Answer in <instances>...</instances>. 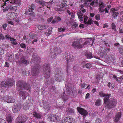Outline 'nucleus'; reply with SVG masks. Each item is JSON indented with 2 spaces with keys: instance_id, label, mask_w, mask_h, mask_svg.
Listing matches in <instances>:
<instances>
[{
  "instance_id": "obj_1",
  "label": "nucleus",
  "mask_w": 123,
  "mask_h": 123,
  "mask_svg": "<svg viewBox=\"0 0 123 123\" xmlns=\"http://www.w3.org/2000/svg\"><path fill=\"white\" fill-rule=\"evenodd\" d=\"M92 40L91 38H88L87 39L84 38L73 42L72 43V45L75 49L81 48L84 45L90 44L92 42V43L91 45H92L94 41V39H93L92 41Z\"/></svg>"
},
{
  "instance_id": "obj_2",
  "label": "nucleus",
  "mask_w": 123,
  "mask_h": 123,
  "mask_svg": "<svg viewBox=\"0 0 123 123\" xmlns=\"http://www.w3.org/2000/svg\"><path fill=\"white\" fill-rule=\"evenodd\" d=\"M65 87L67 88L68 94L69 95L74 97L76 95L77 91L75 87L74 86H72V84L67 83L66 84Z\"/></svg>"
},
{
  "instance_id": "obj_3",
  "label": "nucleus",
  "mask_w": 123,
  "mask_h": 123,
  "mask_svg": "<svg viewBox=\"0 0 123 123\" xmlns=\"http://www.w3.org/2000/svg\"><path fill=\"white\" fill-rule=\"evenodd\" d=\"M64 74L60 69H57L55 73V79L56 80L60 82L64 80Z\"/></svg>"
},
{
  "instance_id": "obj_4",
  "label": "nucleus",
  "mask_w": 123,
  "mask_h": 123,
  "mask_svg": "<svg viewBox=\"0 0 123 123\" xmlns=\"http://www.w3.org/2000/svg\"><path fill=\"white\" fill-rule=\"evenodd\" d=\"M105 107L108 109H110L115 107L117 103V100L113 98H110L108 99L105 103Z\"/></svg>"
},
{
  "instance_id": "obj_5",
  "label": "nucleus",
  "mask_w": 123,
  "mask_h": 123,
  "mask_svg": "<svg viewBox=\"0 0 123 123\" xmlns=\"http://www.w3.org/2000/svg\"><path fill=\"white\" fill-rule=\"evenodd\" d=\"M16 85L20 90H29L30 86L29 84H26V82L23 81H19L17 83Z\"/></svg>"
},
{
  "instance_id": "obj_6",
  "label": "nucleus",
  "mask_w": 123,
  "mask_h": 123,
  "mask_svg": "<svg viewBox=\"0 0 123 123\" xmlns=\"http://www.w3.org/2000/svg\"><path fill=\"white\" fill-rule=\"evenodd\" d=\"M14 83V80L12 79L8 80L6 81H3L2 84H0V89L5 88L6 86L8 87L9 86H12Z\"/></svg>"
},
{
  "instance_id": "obj_7",
  "label": "nucleus",
  "mask_w": 123,
  "mask_h": 123,
  "mask_svg": "<svg viewBox=\"0 0 123 123\" xmlns=\"http://www.w3.org/2000/svg\"><path fill=\"white\" fill-rule=\"evenodd\" d=\"M43 71L44 74V77H49L50 70L49 65L46 64L43 65Z\"/></svg>"
},
{
  "instance_id": "obj_8",
  "label": "nucleus",
  "mask_w": 123,
  "mask_h": 123,
  "mask_svg": "<svg viewBox=\"0 0 123 123\" xmlns=\"http://www.w3.org/2000/svg\"><path fill=\"white\" fill-rule=\"evenodd\" d=\"M39 66L38 64L35 65L32 69V75L33 76H36L38 74Z\"/></svg>"
},
{
  "instance_id": "obj_9",
  "label": "nucleus",
  "mask_w": 123,
  "mask_h": 123,
  "mask_svg": "<svg viewBox=\"0 0 123 123\" xmlns=\"http://www.w3.org/2000/svg\"><path fill=\"white\" fill-rule=\"evenodd\" d=\"M75 122L74 119L70 117H68L62 120L61 123H74Z\"/></svg>"
},
{
  "instance_id": "obj_10",
  "label": "nucleus",
  "mask_w": 123,
  "mask_h": 123,
  "mask_svg": "<svg viewBox=\"0 0 123 123\" xmlns=\"http://www.w3.org/2000/svg\"><path fill=\"white\" fill-rule=\"evenodd\" d=\"M3 100L5 102L9 103H13L15 101V100L12 97L8 95H6L4 97Z\"/></svg>"
},
{
  "instance_id": "obj_11",
  "label": "nucleus",
  "mask_w": 123,
  "mask_h": 123,
  "mask_svg": "<svg viewBox=\"0 0 123 123\" xmlns=\"http://www.w3.org/2000/svg\"><path fill=\"white\" fill-rule=\"evenodd\" d=\"M99 94L101 97H105L104 98V103H105L107 102L109 98V97H110L111 95V94H109L107 93L105 94L102 92H99Z\"/></svg>"
},
{
  "instance_id": "obj_12",
  "label": "nucleus",
  "mask_w": 123,
  "mask_h": 123,
  "mask_svg": "<svg viewBox=\"0 0 123 123\" xmlns=\"http://www.w3.org/2000/svg\"><path fill=\"white\" fill-rule=\"evenodd\" d=\"M63 57L64 59L66 60L68 62L73 60L74 57L69 54L65 53Z\"/></svg>"
},
{
  "instance_id": "obj_13",
  "label": "nucleus",
  "mask_w": 123,
  "mask_h": 123,
  "mask_svg": "<svg viewBox=\"0 0 123 123\" xmlns=\"http://www.w3.org/2000/svg\"><path fill=\"white\" fill-rule=\"evenodd\" d=\"M37 33L34 32H32L30 33L29 35V37L31 38L34 39L32 41V43L33 44L34 42H36L37 40Z\"/></svg>"
},
{
  "instance_id": "obj_14",
  "label": "nucleus",
  "mask_w": 123,
  "mask_h": 123,
  "mask_svg": "<svg viewBox=\"0 0 123 123\" xmlns=\"http://www.w3.org/2000/svg\"><path fill=\"white\" fill-rule=\"evenodd\" d=\"M18 16V15L17 13L12 12L10 13H9L7 15V18L9 20H13L16 18Z\"/></svg>"
},
{
  "instance_id": "obj_15",
  "label": "nucleus",
  "mask_w": 123,
  "mask_h": 123,
  "mask_svg": "<svg viewBox=\"0 0 123 123\" xmlns=\"http://www.w3.org/2000/svg\"><path fill=\"white\" fill-rule=\"evenodd\" d=\"M21 107V105L19 104H17L13 106L12 111L14 113H17L18 112Z\"/></svg>"
},
{
  "instance_id": "obj_16",
  "label": "nucleus",
  "mask_w": 123,
  "mask_h": 123,
  "mask_svg": "<svg viewBox=\"0 0 123 123\" xmlns=\"http://www.w3.org/2000/svg\"><path fill=\"white\" fill-rule=\"evenodd\" d=\"M19 94L23 99H25L26 98L28 95V92L23 91H20Z\"/></svg>"
},
{
  "instance_id": "obj_17",
  "label": "nucleus",
  "mask_w": 123,
  "mask_h": 123,
  "mask_svg": "<svg viewBox=\"0 0 123 123\" xmlns=\"http://www.w3.org/2000/svg\"><path fill=\"white\" fill-rule=\"evenodd\" d=\"M39 58L37 55H33L31 59V62L33 63L34 62H38L39 61Z\"/></svg>"
},
{
  "instance_id": "obj_18",
  "label": "nucleus",
  "mask_w": 123,
  "mask_h": 123,
  "mask_svg": "<svg viewBox=\"0 0 123 123\" xmlns=\"http://www.w3.org/2000/svg\"><path fill=\"white\" fill-rule=\"evenodd\" d=\"M77 109L78 112L83 115L86 116L87 114V111L82 108L77 107Z\"/></svg>"
},
{
  "instance_id": "obj_19",
  "label": "nucleus",
  "mask_w": 123,
  "mask_h": 123,
  "mask_svg": "<svg viewBox=\"0 0 123 123\" xmlns=\"http://www.w3.org/2000/svg\"><path fill=\"white\" fill-rule=\"evenodd\" d=\"M82 65L83 68H90L92 66V65L91 63H86L85 61L82 62Z\"/></svg>"
},
{
  "instance_id": "obj_20",
  "label": "nucleus",
  "mask_w": 123,
  "mask_h": 123,
  "mask_svg": "<svg viewBox=\"0 0 123 123\" xmlns=\"http://www.w3.org/2000/svg\"><path fill=\"white\" fill-rule=\"evenodd\" d=\"M121 116V112H118L116 114L114 117V121L115 122H117L120 120Z\"/></svg>"
},
{
  "instance_id": "obj_21",
  "label": "nucleus",
  "mask_w": 123,
  "mask_h": 123,
  "mask_svg": "<svg viewBox=\"0 0 123 123\" xmlns=\"http://www.w3.org/2000/svg\"><path fill=\"white\" fill-rule=\"evenodd\" d=\"M6 55L8 57V60L9 61L12 62L14 60V55L12 53L8 52L7 53Z\"/></svg>"
},
{
  "instance_id": "obj_22",
  "label": "nucleus",
  "mask_w": 123,
  "mask_h": 123,
  "mask_svg": "<svg viewBox=\"0 0 123 123\" xmlns=\"http://www.w3.org/2000/svg\"><path fill=\"white\" fill-rule=\"evenodd\" d=\"M48 119V120L50 121H55V120H54V118L55 117V115L52 114H49L47 115Z\"/></svg>"
},
{
  "instance_id": "obj_23",
  "label": "nucleus",
  "mask_w": 123,
  "mask_h": 123,
  "mask_svg": "<svg viewBox=\"0 0 123 123\" xmlns=\"http://www.w3.org/2000/svg\"><path fill=\"white\" fill-rule=\"evenodd\" d=\"M99 10L100 12L102 13L104 12V9H103L105 5L102 2L99 3Z\"/></svg>"
},
{
  "instance_id": "obj_24",
  "label": "nucleus",
  "mask_w": 123,
  "mask_h": 123,
  "mask_svg": "<svg viewBox=\"0 0 123 123\" xmlns=\"http://www.w3.org/2000/svg\"><path fill=\"white\" fill-rule=\"evenodd\" d=\"M43 107L45 111H48L50 109V108L48 103L46 102H45L44 103Z\"/></svg>"
},
{
  "instance_id": "obj_25",
  "label": "nucleus",
  "mask_w": 123,
  "mask_h": 123,
  "mask_svg": "<svg viewBox=\"0 0 123 123\" xmlns=\"http://www.w3.org/2000/svg\"><path fill=\"white\" fill-rule=\"evenodd\" d=\"M13 118L11 114H6V120L8 123H11Z\"/></svg>"
},
{
  "instance_id": "obj_26",
  "label": "nucleus",
  "mask_w": 123,
  "mask_h": 123,
  "mask_svg": "<svg viewBox=\"0 0 123 123\" xmlns=\"http://www.w3.org/2000/svg\"><path fill=\"white\" fill-rule=\"evenodd\" d=\"M44 77L46 78L44 82L45 83L49 84L53 82V80L49 77Z\"/></svg>"
},
{
  "instance_id": "obj_27",
  "label": "nucleus",
  "mask_w": 123,
  "mask_h": 123,
  "mask_svg": "<svg viewBox=\"0 0 123 123\" xmlns=\"http://www.w3.org/2000/svg\"><path fill=\"white\" fill-rule=\"evenodd\" d=\"M54 51L55 55H57L61 52L60 49L59 47H55L54 49Z\"/></svg>"
},
{
  "instance_id": "obj_28",
  "label": "nucleus",
  "mask_w": 123,
  "mask_h": 123,
  "mask_svg": "<svg viewBox=\"0 0 123 123\" xmlns=\"http://www.w3.org/2000/svg\"><path fill=\"white\" fill-rule=\"evenodd\" d=\"M67 113L71 115L73 114L74 113V110L71 108H69L66 110Z\"/></svg>"
},
{
  "instance_id": "obj_29",
  "label": "nucleus",
  "mask_w": 123,
  "mask_h": 123,
  "mask_svg": "<svg viewBox=\"0 0 123 123\" xmlns=\"http://www.w3.org/2000/svg\"><path fill=\"white\" fill-rule=\"evenodd\" d=\"M65 92H63L62 94V98L64 100H66L68 98V96L66 94H65Z\"/></svg>"
},
{
  "instance_id": "obj_30",
  "label": "nucleus",
  "mask_w": 123,
  "mask_h": 123,
  "mask_svg": "<svg viewBox=\"0 0 123 123\" xmlns=\"http://www.w3.org/2000/svg\"><path fill=\"white\" fill-rule=\"evenodd\" d=\"M82 13H81V12L80 11H79L77 13V15L79 18L80 19V22L83 21V17L82 16Z\"/></svg>"
},
{
  "instance_id": "obj_31",
  "label": "nucleus",
  "mask_w": 123,
  "mask_h": 123,
  "mask_svg": "<svg viewBox=\"0 0 123 123\" xmlns=\"http://www.w3.org/2000/svg\"><path fill=\"white\" fill-rule=\"evenodd\" d=\"M19 62L25 65L29 64V61L25 59H21L19 61Z\"/></svg>"
},
{
  "instance_id": "obj_32",
  "label": "nucleus",
  "mask_w": 123,
  "mask_h": 123,
  "mask_svg": "<svg viewBox=\"0 0 123 123\" xmlns=\"http://www.w3.org/2000/svg\"><path fill=\"white\" fill-rule=\"evenodd\" d=\"M21 116H18L16 119V123H24L22 121L23 120H21Z\"/></svg>"
},
{
  "instance_id": "obj_33",
  "label": "nucleus",
  "mask_w": 123,
  "mask_h": 123,
  "mask_svg": "<svg viewBox=\"0 0 123 123\" xmlns=\"http://www.w3.org/2000/svg\"><path fill=\"white\" fill-rule=\"evenodd\" d=\"M114 11L113 12L112 16L114 18L117 17L119 13L116 12V10L114 9Z\"/></svg>"
},
{
  "instance_id": "obj_34",
  "label": "nucleus",
  "mask_w": 123,
  "mask_h": 123,
  "mask_svg": "<svg viewBox=\"0 0 123 123\" xmlns=\"http://www.w3.org/2000/svg\"><path fill=\"white\" fill-rule=\"evenodd\" d=\"M33 115L35 117L38 118H40L41 117V115L38 113L36 112H34Z\"/></svg>"
},
{
  "instance_id": "obj_35",
  "label": "nucleus",
  "mask_w": 123,
  "mask_h": 123,
  "mask_svg": "<svg viewBox=\"0 0 123 123\" xmlns=\"http://www.w3.org/2000/svg\"><path fill=\"white\" fill-rule=\"evenodd\" d=\"M97 1V0H94L93 1L90 3V5L92 6H97L98 4Z\"/></svg>"
},
{
  "instance_id": "obj_36",
  "label": "nucleus",
  "mask_w": 123,
  "mask_h": 123,
  "mask_svg": "<svg viewBox=\"0 0 123 123\" xmlns=\"http://www.w3.org/2000/svg\"><path fill=\"white\" fill-rule=\"evenodd\" d=\"M48 26L46 25H40L38 26V29L40 30L44 29L47 28Z\"/></svg>"
},
{
  "instance_id": "obj_37",
  "label": "nucleus",
  "mask_w": 123,
  "mask_h": 123,
  "mask_svg": "<svg viewBox=\"0 0 123 123\" xmlns=\"http://www.w3.org/2000/svg\"><path fill=\"white\" fill-rule=\"evenodd\" d=\"M30 7H31L28 10L29 12H32L35 8V6L34 4H32Z\"/></svg>"
},
{
  "instance_id": "obj_38",
  "label": "nucleus",
  "mask_w": 123,
  "mask_h": 123,
  "mask_svg": "<svg viewBox=\"0 0 123 123\" xmlns=\"http://www.w3.org/2000/svg\"><path fill=\"white\" fill-rule=\"evenodd\" d=\"M85 55L88 58L90 59L93 57L92 54L91 53H86L85 54Z\"/></svg>"
},
{
  "instance_id": "obj_39",
  "label": "nucleus",
  "mask_w": 123,
  "mask_h": 123,
  "mask_svg": "<svg viewBox=\"0 0 123 123\" xmlns=\"http://www.w3.org/2000/svg\"><path fill=\"white\" fill-rule=\"evenodd\" d=\"M101 100L99 99H97L95 103V105L97 106H99L101 105Z\"/></svg>"
},
{
  "instance_id": "obj_40",
  "label": "nucleus",
  "mask_w": 123,
  "mask_h": 123,
  "mask_svg": "<svg viewBox=\"0 0 123 123\" xmlns=\"http://www.w3.org/2000/svg\"><path fill=\"white\" fill-rule=\"evenodd\" d=\"M5 37L6 38L8 39L9 40L10 39V40L12 41L16 40V39L13 38L11 37L9 35H6Z\"/></svg>"
},
{
  "instance_id": "obj_41",
  "label": "nucleus",
  "mask_w": 123,
  "mask_h": 123,
  "mask_svg": "<svg viewBox=\"0 0 123 123\" xmlns=\"http://www.w3.org/2000/svg\"><path fill=\"white\" fill-rule=\"evenodd\" d=\"M67 75H69L71 74V71L70 67L67 66Z\"/></svg>"
},
{
  "instance_id": "obj_42",
  "label": "nucleus",
  "mask_w": 123,
  "mask_h": 123,
  "mask_svg": "<svg viewBox=\"0 0 123 123\" xmlns=\"http://www.w3.org/2000/svg\"><path fill=\"white\" fill-rule=\"evenodd\" d=\"M23 121V122L25 123V122L27 120V117L25 115H23L22 116V117Z\"/></svg>"
},
{
  "instance_id": "obj_43",
  "label": "nucleus",
  "mask_w": 123,
  "mask_h": 123,
  "mask_svg": "<svg viewBox=\"0 0 123 123\" xmlns=\"http://www.w3.org/2000/svg\"><path fill=\"white\" fill-rule=\"evenodd\" d=\"M54 120H55L56 121H54V122H56L59 121L60 117L59 116L55 115V117L54 118Z\"/></svg>"
},
{
  "instance_id": "obj_44",
  "label": "nucleus",
  "mask_w": 123,
  "mask_h": 123,
  "mask_svg": "<svg viewBox=\"0 0 123 123\" xmlns=\"http://www.w3.org/2000/svg\"><path fill=\"white\" fill-rule=\"evenodd\" d=\"M56 55L54 53H52L50 54V57L52 59L55 58V56Z\"/></svg>"
},
{
  "instance_id": "obj_45",
  "label": "nucleus",
  "mask_w": 123,
  "mask_h": 123,
  "mask_svg": "<svg viewBox=\"0 0 123 123\" xmlns=\"http://www.w3.org/2000/svg\"><path fill=\"white\" fill-rule=\"evenodd\" d=\"M11 2L13 4H18L19 3L20 1L19 0H12Z\"/></svg>"
},
{
  "instance_id": "obj_46",
  "label": "nucleus",
  "mask_w": 123,
  "mask_h": 123,
  "mask_svg": "<svg viewBox=\"0 0 123 123\" xmlns=\"http://www.w3.org/2000/svg\"><path fill=\"white\" fill-rule=\"evenodd\" d=\"M66 2H67L65 0L64 1L63 0V2H62V5L60 6V7L61 8H63V7H64V6L66 4Z\"/></svg>"
},
{
  "instance_id": "obj_47",
  "label": "nucleus",
  "mask_w": 123,
  "mask_h": 123,
  "mask_svg": "<svg viewBox=\"0 0 123 123\" xmlns=\"http://www.w3.org/2000/svg\"><path fill=\"white\" fill-rule=\"evenodd\" d=\"M93 21L92 19H90L87 22V24H86V25H91L93 24Z\"/></svg>"
},
{
  "instance_id": "obj_48",
  "label": "nucleus",
  "mask_w": 123,
  "mask_h": 123,
  "mask_svg": "<svg viewBox=\"0 0 123 123\" xmlns=\"http://www.w3.org/2000/svg\"><path fill=\"white\" fill-rule=\"evenodd\" d=\"M104 10V11H105V13H109V14L107 16L106 18H109V17H110V15H109L110 13L108 11V10L106 8H105V9Z\"/></svg>"
},
{
  "instance_id": "obj_49",
  "label": "nucleus",
  "mask_w": 123,
  "mask_h": 123,
  "mask_svg": "<svg viewBox=\"0 0 123 123\" xmlns=\"http://www.w3.org/2000/svg\"><path fill=\"white\" fill-rule=\"evenodd\" d=\"M88 18L87 17L85 16L84 17V23L86 24H87V20Z\"/></svg>"
},
{
  "instance_id": "obj_50",
  "label": "nucleus",
  "mask_w": 123,
  "mask_h": 123,
  "mask_svg": "<svg viewBox=\"0 0 123 123\" xmlns=\"http://www.w3.org/2000/svg\"><path fill=\"white\" fill-rule=\"evenodd\" d=\"M20 46L22 48H23L24 49H26V46L25 45L24 43H21L20 45Z\"/></svg>"
},
{
  "instance_id": "obj_51",
  "label": "nucleus",
  "mask_w": 123,
  "mask_h": 123,
  "mask_svg": "<svg viewBox=\"0 0 123 123\" xmlns=\"http://www.w3.org/2000/svg\"><path fill=\"white\" fill-rule=\"evenodd\" d=\"M17 6H15L12 7H10V8L11 10L12 11H14L15 10L16 11L17 10Z\"/></svg>"
},
{
  "instance_id": "obj_52",
  "label": "nucleus",
  "mask_w": 123,
  "mask_h": 123,
  "mask_svg": "<svg viewBox=\"0 0 123 123\" xmlns=\"http://www.w3.org/2000/svg\"><path fill=\"white\" fill-rule=\"evenodd\" d=\"M100 14H99L97 15L95 17V19L97 20H99L100 19Z\"/></svg>"
},
{
  "instance_id": "obj_53",
  "label": "nucleus",
  "mask_w": 123,
  "mask_h": 123,
  "mask_svg": "<svg viewBox=\"0 0 123 123\" xmlns=\"http://www.w3.org/2000/svg\"><path fill=\"white\" fill-rule=\"evenodd\" d=\"M112 113H110L106 116V117L107 118V119H109L111 118L112 117Z\"/></svg>"
},
{
  "instance_id": "obj_54",
  "label": "nucleus",
  "mask_w": 123,
  "mask_h": 123,
  "mask_svg": "<svg viewBox=\"0 0 123 123\" xmlns=\"http://www.w3.org/2000/svg\"><path fill=\"white\" fill-rule=\"evenodd\" d=\"M38 3L40 4L43 5L45 4V2L41 0L38 1Z\"/></svg>"
},
{
  "instance_id": "obj_55",
  "label": "nucleus",
  "mask_w": 123,
  "mask_h": 123,
  "mask_svg": "<svg viewBox=\"0 0 123 123\" xmlns=\"http://www.w3.org/2000/svg\"><path fill=\"white\" fill-rule=\"evenodd\" d=\"M5 38L3 35L2 34H0V39L2 40L4 39Z\"/></svg>"
},
{
  "instance_id": "obj_56",
  "label": "nucleus",
  "mask_w": 123,
  "mask_h": 123,
  "mask_svg": "<svg viewBox=\"0 0 123 123\" xmlns=\"http://www.w3.org/2000/svg\"><path fill=\"white\" fill-rule=\"evenodd\" d=\"M29 15L33 17H34L35 16V13L34 12L30 13Z\"/></svg>"
},
{
  "instance_id": "obj_57",
  "label": "nucleus",
  "mask_w": 123,
  "mask_h": 123,
  "mask_svg": "<svg viewBox=\"0 0 123 123\" xmlns=\"http://www.w3.org/2000/svg\"><path fill=\"white\" fill-rule=\"evenodd\" d=\"M52 28H49L48 29V32L50 34L51 32Z\"/></svg>"
},
{
  "instance_id": "obj_58",
  "label": "nucleus",
  "mask_w": 123,
  "mask_h": 123,
  "mask_svg": "<svg viewBox=\"0 0 123 123\" xmlns=\"http://www.w3.org/2000/svg\"><path fill=\"white\" fill-rule=\"evenodd\" d=\"M7 25V24H3L2 25V27L4 28V30H5L6 29V27Z\"/></svg>"
},
{
  "instance_id": "obj_59",
  "label": "nucleus",
  "mask_w": 123,
  "mask_h": 123,
  "mask_svg": "<svg viewBox=\"0 0 123 123\" xmlns=\"http://www.w3.org/2000/svg\"><path fill=\"white\" fill-rule=\"evenodd\" d=\"M57 22H58L59 21H60L61 20V18L59 17H58L55 18Z\"/></svg>"
},
{
  "instance_id": "obj_60",
  "label": "nucleus",
  "mask_w": 123,
  "mask_h": 123,
  "mask_svg": "<svg viewBox=\"0 0 123 123\" xmlns=\"http://www.w3.org/2000/svg\"><path fill=\"white\" fill-rule=\"evenodd\" d=\"M86 85V84H85V83H83L81 84V87L83 88H85V86Z\"/></svg>"
},
{
  "instance_id": "obj_61",
  "label": "nucleus",
  "mask_w": 123,
  "mask_h": 123,
  "mask_svg": "<svg viewBox=\"0 0 123 123\" xmlns=\"http://www.w3.org/2000/svg\"><path fill=\"white\" fill-rule=\"evenodd\" d=\"M4 50L1 48H0V53L1 54H3L4 53Z\"/></svg>"
},
{
  "instance_id": "obj_62",
  "label": "nucleus",
  "mask_w": 123,
  "mask_h": 123,
  "mask_svg": "<svg viewBox=\"0 0 123 123\" xmlns=\"http://www.w3.org/2000/svg\"><path fill=\"white\" fill-rule=\"evenodd\" d=\"M56 22H57L56 20V19L55 18L54 19H53L51 23L52 24H54Z\"/></svg>"
},
{
  "instance_id": "obj_63",
  "label": "nucleus",
  "mask_w": 123,
  "mask_h": 123,
  "mask_svg": "<svg viewBox=\"0 0 123 123\" xmlns=\"http://www.w3.org/2000/svg\"><path fill=\"white\" fill-rule=\"evenodd\" d=\"M111 25H112V29H115V27H116V26H115V25L114 24L112 23V24Z\"/></svg>"
},
{
  "instance_id": "obj_64",
  "label": "nucleus",
  "mask_w": 123,
  "mask_h": 123,
  "mask_svg": "<svg viewBox=\"0 0 123 123\" xmlns=\"http://www.w3.org/2000/svg\"><path fill=\"white\" fill-rule=\"evenodd\" d=\"M95 123H101V121L99 119H96Z\"/></svg>"
}]
</instances>
